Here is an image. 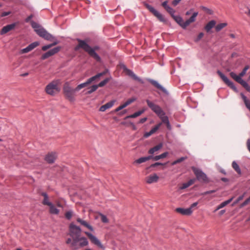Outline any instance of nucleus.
I'll use <instances>...</instances> for the list:
<instances>
[{"label":"nucleus","instance_id":"1","mask_svg":"<svg viewBox=\"0 0 250 250\" xmlns=\"http://www.w3.org/2000/svg\"><path fill=\"white\" fill-rule=\"evenodd\" d=\"M78 42L79 44L75 47V51H78L80 48H83L90 57H92L96 61L98 62L101 61V58L95 52L96 50H99V47L98 46H96L92 48L83 40L78 39Z\"/></svg>","mask_w":250,"mask_h":250},{"label":"nucleus","instance_id":"2","mask_svg":"<svg viewBox=\"0 0 250 250\" xmlns=\"http://www.w3.org/2000/svg\"><path fill=\"white\" fill-rule=\"evenodd\" d=\"M146 102L148 106L159 117L163 123L168 124L169 122L168 117L165 116V113L160 106L155 104L149 100H146Z\"/></svg>","mask_w":250,"mask_h":250},{"label":"nucleus","instance_id":"3","mask_svg":"<svg viewBox=\"0 0 250 250\" xmlns=\"http://www.w3.org/2000/svg\"><path fill=\"white\" fill-rule=\"evenodd\" d=\"M77 91L75 88L71 87L68 83H65L63 87V92L65 98L70 102L75 101V92Z\"/></svg>","mask_w":250,"mask_h":250},{"label":"nucleus","instance_id":"4","mask_svg":"<svg viewBox=\"0 0 250 250\" xmlns=\"http://www.w3.org/2000/svg\"><path fill=\"white\" fill-rule=\"evenodd\" d=\"M81 234V229L79 227H78L73 223H71L69 226V234L72 238L78 239Z\"/></svg>","mask_w":250,"mask_h":250},{"label":"nucleus","instance_id":"5","mask_svg":"<svg viewBox=\"0 0 250 250\" xmlns=\"http://www.w3.org/2000/svg\"><path fill=\"white\" fill-rule=\"evenodd\" d=\"M192 171L195 175L197 179L199 181L204 182H208V180L206 174L204 173L201 170L192 167H191Z\"/></svg>","mask_w":250,"mask_h":250},{"label":"nucleus","instance_id":"6","mask_svg":"<svg viewBox=\"0 0 250 250\" xmlns=\"http://www.w3.org/2000/svg\"><path fill=\"white\" fill-rule=\"evenodd\" d=\"M46 92L49 95H54L56 93L59 92V89L56 83L52 82L49 83L45 87Z\"/></svg>","mask_w":250,"mask_h":250},{"label":"nucleus","instance_id":"7","mask_svg":"<svg viewBox=\"0 0 250 250\" xmlns=\"http://www.w3.org/2000/svg\"><path fill=\"white\" fill-rule=\"evenodd\" d=\"M146 7L153 14L157 19L162 22H166V20L165 19L164 16L159 13L154 8H153L152 6L148 4H145Z\"/></svg>","mask_w":250,"mask_h":250},{"label":"nucleus","instance_id":"8","mask_svg":"<svg viewBox=\"0 0 250 250\" xmlns=\"http://www.w3.org/2000/svg\"><path fill=\"white\" fill-rule=\"evenodd\" d=\"M36 33L40 37L44 38V39L48 41H52L53 39V37L49 33H48L42 27L37 31Z\"/></svg>","mask_w":250,"mask_h":250},{"label":"nucleus","instance_id":"9","mask_svg":"<svg viewBox=\"0 0 250 250\" xmlns=\"http://www.w3.org/2000/svg\"><path fill=\"white\" fill-rule=\"evenodd\" d=\"M85 234L88 237L92 243L96 245L100 248H104L103 245L102 244L100 241L96 236L88 232H85Z\"/></svg>","mask_w":250,"mask_h":250},{"label":"nucleus","instance_id":"10","mask_svg":"<svg viewBox=\"0 0 250 250\" xmlns=\"http://www.w3.org/2000/svg\"><path fill=\"white\" fill-rule=\"evenodd\" d=\"M217 74L226 84H227L233 90L235 91H237L236 88L233 83L229 81V79L225 75H224L221 71L219 70L217 71Z\"/></svg>","mask_w":250,"mask_h":250},{"label":"nucleus","instance_id":"11","mask_svg":"<svg viewBox=\"0 0 250 250\" xmlns=\"http://www.w3.org/2000/svg\"><path fill=\"white\" fill-rule=\"evenodd\" d=\"M60 49H61V48L60 47H55V48L49 50L48 51H47L45 53L43 54L42 56L41 59L45 60V59L54 55V54L57 53L60 50Z\"/></svg>","mask_w":250,"mask_h":250},{"label":"nucleus","instance_id":"12","mask_svg":"<svg viewBox=\"0 0 250 250\" xmlns=\"http://www.w3.org/2000/svg\"><path fill=\"white\" fill-rule=\"evenodd\" d=\"M39 45V42H35L30 44L26 48L21 49L20 51V53L24 54V53H28V52L32 51L33 49H34L35 48H36V47H37Z\"/></svg>","mask_w":250,"mask_h":250},{"label":"nucleus","instance_id":"13","mask_svg":"<svg viewBox=\"0 0 250 250\" xmlns=\"http://www.w3.org/2000/svg\"><path fill=\"white\" fill-rule=\"evenodd\" d=\"M57 157V155L56 152H49L45 157V161L49 164L53 163Z\"/></svg>","mask_w":250,"mask_h":250},{"label":"nucleus","instance_id":"14","mask_svg":"<svg viewBox=\"0 0 250 250\" xmlns=\"http://www.w3.org/2000/svg\"><path fill=\"white\" fill-rule=\"evenodd\" d=\"M16 26L15 23H12L7 25L2 28L0 31V34L1 35H4L10 31L13 30Z\"/></svg>","mask_w":250,"mask_h":250},{"label":"nucleus","instance_id":"15","mask_svg":"<svg viewBox=\"0 0 250 250\" xmlns=\"http://www.w3.org/2000/svg\"><path fill=\"white\" fill-rule=\"evenodd\" d=\"M159 178L156 174H153L147 176L145 179V181L147 184H151L157 182Z\"/></svg>","mask_w":250,"mask_h":250},{"label":"nucleus","instance_id":"16","mask_svg":"<svg viewBox=\"0 0 250 250\" xmlns=\"http://www.w3.org/2000/svg\"><path fill=\"white\" fill-rule=\"evenodd\" d=\"M176 211L179 213H180L182 215H190L193 210H191V208H176Z\"/></svg>","mask_w":250,"mask_h":250},{"label":"nucleus","instance_id":"17","mask_svg":"<svg viewBox=\"0 0 250 250\" xmlns=\"http://www.w3.org/2000/svg\"><path fill=\"white\" fill-rule=\"evenodd\" d=\"M198 12H194V13H193L191 17L184 22V24L183 25L184 29H185L191 23L195 21V19L198 15Z\"/></svg>","mask_w":250,"mask_h":250},{"label":"nucleus","instance_id":"18","mask_svg":"<svg viewBox=\"0 0 250 250\" xmlns=\"http://www.w3.org/2000/svg\"><path fill=\"white\" fill-rule=\"evenodd\" d=\"M93 81H94L92 77H91L90 78L88 79L85 83H83L79 84L75 88V90H76L77 91H78L82 88H83L87 86L88 85H89L90 83H91Z\"/></svg>","mask_w":250,"mask_h":250},{"label":"nucleus","instance_id":"19","mask_svg":"<svg viewBox=\"0 0 250 250\" xmlns=\"http://www.w3.org/2000/svg\"><path fill=\"white\" fill-rule=\"evenodd\" d=\"M115 101H111L101 106L100 108V111L102 112L105 111L106 109L111 108L114 105Z\"/></svg>","mask_w":250,"mask_h":250},{"label":"nucleus","instance_id":"20","mask_svg":"<svg viewBox=\"0 0 250 250\" xmlns=\"http://www.w3.org/2000/svg\"><path fill=\"white\" fill-rule=\"evenodd\" d=\"M125 70L127 75L131 77L135 80L138 81L142 83H143L142 80L138 77L131 70L127 68H125Z\"/></svg>","mask_w":250,"mask_h":250},{"label":"nucleus","instance_id":"21","mask_svg":"<svg viewBox=\"0 0 250 250\" xmlns=\"http://www.w3.org/2000/svg\"><path fill=\"white\" fill-rule=\"evenodd\" d=\"M77 221L81 225L83 226L84 227H86V228L88 229L91 231H93L94 229L93 227L90 225L86 221L82 220L81 218H77Z\"/></svg>","mask_w":250,"mask_h":250},{"label":"nucleus","instance_id":"22","mask_svg":"<svg viewBox=\"0 0 250 250\" xmlns=\"http://www.w3.org/2000/svg\"><path fill=\"white\" fill-rule=\"evenodd\" d=\"M215 24L216 21L214 20L209 21L205 27V30L208 33L210 32V30L215 26Z\"/></svg>","mask_w":250,"mask_h":250},{"label":"nucleus","instance_id":"23","mask_svg":"<svg viewBox=\"0 0 250 250\" xmlns=\"http://www.w3.org/2000/svg\"><path fill=\"white\" fill-rule=\"evenodd\" d=\"M152 158V156H148L147 157H141L134 162V164H140L144 163Z\"/></svg>","mask_w":250,"mask_h":250},{"label":"nucleus","instance_id":"24","mask_svg":"<svg viewBox=\"0 0 250 250\" xmlns=\"http://www.w3.org/2000/svg\"><path fill=\"white\" fill-rule=\"evenodd\" d=\"M195 179H192L189 180L187 183H185L182 184V186L180 188L181 189H184L186 188H188L192 184H193L195 182Z\"/></svg>","mask_w":250,"mask_h":250},{"label":"nucleus","instance_id":"25","mask_svg":"<svg viewBox=\"0 0 250 250\" xmlns=\"http://www.w3.org/2000/svg\"><path fill=\"white\" fill-rule=\"evenodd\" d=\"M163 146V144L162 143H160L158 144V145L155 146L154 147L150 148L148 151V153L150 154H153L156 152L158 151L159 150H160Z\"/></svg>","mask_w":250,"mask_h":250},{"label":"nucleus","instance_id":"26","mask_svg":"<svg viewBox=\"0 0 250 250\" xmlns=\"http://www.w3.org/2000/svg\"><path fill=\"white\" fill-rule=\"evenodd\" d=\"M172 18L177 23L184 28L183 25L184 24L185 22H184L182 18L180 16L174 15Z\"/></svg>","mask_w":250,"mask_h":250},{"label":"nucleus","instance_id":"27","mask_svg":"<svg viewBox=\"0 0 250 250\" xmlns=\"http://www.w3.org/2000/svg\"><path fill=\"white\" fill-rule=\"evenodd\" d=\"M49 207V212L53 214H58L59 213V210L57 209L55 206L51 203Z\"/></svg>","mask_w":250,"mask_h":250},{"label":"nucleus","instance_id":"28","mask_svg":"<svg viewBox=\"0 0 250 250\" xmlns=\"http://www.w3.org/2000/svg\"><path fill=\"white\" fill-rule=\"evenodd\" d=\"M149 82L153 85H154L158 89H159L164 92L166 91L165 89L163 86H162L157 81L153 80H150Z\"/></svg>","mask_w":250,"mask_h":250},{"label":"nucleus","instance_id":"29","mask_svg":"<svg viewBox=\"0 0 250 250\" xmlns=\"http://www.w3.org/2000/svg\"><path fill=\"white\" fill-rule=\"evenodd\" d=\"M42 195L44 197L43 200L42 201V204L44 205L49 206L51 204V202L49 201L48 196L47 194L45 192L42 193Z\"/></svg>","mask_w":250,"mask_h":250},{"label":"nucleus","instance_id":"30","mask_svg":"<svg viewBox=\"0 0 250 250\" xmlns=\"http://www.w3.org/2000/svg\"><path fill=\"white\" fill-rule=\"evenodd\" d=\"M233 197L231 198L230 199L226 201H224L223 202H222V203H221L216 208V210H218L223 208H224V207H225L226 206H227V205H228L229 204L231 201L233 199Z\"/></svg>","mask_w":250,"mask_h":250},{"label":"nucleus","instance_id":"31","mask_svg":"<svg viewBox=\"0 0 250 250\" xmlns=\"http://www.w3.org/2000/svg\"><path fill=\"white\" fill-rule=\"evenodd\" d=\"M80 247H83L88 245V241L86 238L85 237H79L78 238Z\"/></svg>","mask_w":250,"mask_h":250},{"label":"nucleus","instance_id":"32","mask_svg":"<svg viewBox=\"0 0 250 250\" xmlns=\"http://www.w3.org/2000/svg\"><path fill=\"white\" fill-rule=\"evenodd\" d=\"M79 242V239L76 238H72V242L70 245V247L74 250H76L79 248L77 243Z\"/></svg>","mask_w":250,"mask_h":250},{"label":"nucleus","instance_id":"33","mask_svg":"<svg viewBox=\"0 0 250 250\" xmlns=\"http://www.w3.org/2000/svg\"><path fill=\"white\" fill-rule=\"evenodd\" d=\"M167 155H168V152H166L162 153L161 155H159L158 156H155L154 157L152 156V158L151 159H152L154 161H158L161 159H163V158L166 157Z\"/></svg>","mask_w":250,"mask_h":250},{"label":"nucleus","instance_id":"34","mask_svg":"<svg viewBox=\"0 0 250 250\" xmlns=\"http://www.w3.org/2000/svg\"><path fill=\"white\" fill-rule=\"evenodd\" d=\"M238 83L241 84L248 91H250V86L248 83L242 80V78Z\"/></svg>","mask_w":250,"mask_h":250},{"label":"nucleus","instance_id":"35","mask_svg":"<svg viewBox=\"0 0 250 250\" xmlns=\"http://www.w3.org/2000/svg\"><path fill=\"white\" fill-rule=\"evenodd\" d=\"M144 111H145V110H144V109L142 110H140V111H137V112L134 113L133 114H131L130 115H129V116H127L125 118V119L136 118V117L141 115L143 113H144Z\"/></svg>","mask_w":250,"mask_h":250},{"label":"nucleus","instance_id":"36","mask_svg":"<svg viewBox=\"0 0 250 250\" xmlns=\"http://www.w3.org/2000/svg\"><path fill=\"white\" fill-rule=\"evenodd\" d=\"M30 23L31 26L34 29L36 32H37L38 30H39L42 27L40 25L33 21H31Z\"/></svg>","mask_w":250,"mask_h":250},{"label":"nucleus","instance_id":"37","mask_svg":"<svg viewBox=\"0 0 250 250\" xmlns=\"http://www.w3.org/2000/svg\"><path fill=\"white\" fill-rule=\"evenodd\" d=\"M242 98L244 101V102L246 106L250 110V101L248 100L247 97L244 95L243 94H241Z\"/></svg>","mask_w":250,"mask_h":250},{"label":"nucleus","instance_id":"38","mask_svg":"<svg viewBox=\"0 0 250 250\" xmlns=\"http://www.w3.org/2000/svg\"><path fill=\"white\" fill-rule=\"evenodd\" d=\"M232 167L239 174H241V170L238 165L234 161L232 163Z\"/></svg>","mask_w":250,"mask_h":250},{"label":"nucleus","instance_id":"39","mask_svg":"<svg viewBox=\"0 0 250 250\" xmlns=\"http://www.w3.org/2000/svg\"><path fill=\"white\" fill-rule=\"evenodd\" d=\"M108 71L107 69H105L104 71L103 72L100 73L96 75L95 76L92 77V78L93 79L94 81H95L96 79L100 78L101 77L105 75Z\"/></svg>","mask_w":250,"mask_h":250},{"label":"nucleus","instance_id":"40","mask_svg":"<svg viewBox=\"0 0 250 250\" xmlns=\"http://www.w3.org/2000/svg\"><path fill=\"white\" fill-rule=\"evenodd\" d=\"M230 77L233 79L235 81H236L237 83L241 79L239 75H237L235 73L231 72L229 74Z\"/></svg>","mask_w":250,"mask_h":250},{"label":"nucleus","instance_id":"41","mask_svg":"<svg viewBox=\"0 0 250 250\" xmlns=\"http://www.w3.org/2000/svg\"><path fill=\"white\" fill-rule=\"evenodd\" d=\"M227 25V23H222L218 24L215 26V30L217 32H219L222 29L225 27Z\"/></svg>","mask_w":250,"mask_h":250},{"label":"nucleus","instance_id":"42","mask_svg":"<svg viewBox=\"0 0 250 250\" xmlns=\"http://www.w3.org/2000/svg\"><path fill=\"white\" fill-rule=\"evenodd\" d=\"M187 158H188L187 157H181L179 159H178L173 161L171 163V165L172 166L176 165L177 164L180 163L184 161V160L187 159Z\"/></svg>","mask_w":250,"mask_h":250},{"label":"nucleus","instance_id":"43","mask_svg":"<svg viewBox=\"0 0 250 250\" xmlns=\"http://www.w3.org/2000/svg\"><path fill=\"white\" fill-rule=\"evenodd\" d=\"M110 80V78H106L105 79H104V81H102L101 82H100L98 85H97V86H98V87H103L104 86V85H105Z\"/></svg>","mask_w":250,"mask_h":250},{"label":"nucleus","instance_id":"44","mask_svg":"<svg viewBox=\"0 0 250 250\" xmlns=\"http://www.w3.org/2000/svg\"><path fill=\"white\" fill-rule=\"evenodd\" d=\"M98 86H97V85H92L91 87H90L89 88V90H88L87 92V94H90L92 93V92L95 91L98 89Z\"/></svg>","mask_w":250,"mask_h":250},{"label":"nucleus","instance_id":"45","mask_svg":"<svg viewBox=\"0 0 250 250\" xmlns=\"http://www.w3.org/2000/svg\"><path fill=\"white\" fill-rule=\"evenodd\" d=\"M57 42H54L53 43H51V44H48V45H44V46L42 47V50L43 51H46L47 49L50 48L53 46H54L56 44H57Z\"/></svg>","mask_w":250,"mask_h":250},{"label":"nucleus","instance_id":"46","mask_svg":"<svg viewBox=\"0 0 250 250\" xmlns=\"http://www.w3.org/2000/svg\"><path fill=\"white\" fill-rule=\"evenodd\" d=\"M249 68L250 67L249 65H246L244 67L242 71L239 74V76L241 78L246 74L247 71L249 69Z\"/></svg>","mask_w":250,"mask_h":250},{"label":"nucleus","instance_id":"47","mask_svg":"<svg viewBox=\"0 0 250 250\" xmlns=\"http://www.w3.org/2000/svg\"><path fill=\"white\" fill-rule=\"evenodd\" d=\"M165 10L170 14L172 17L174 16L175 10L173 8L168 6Z\"/></svg>","mask_w":250,"mask_h":250},{"label":"nucleus","instance_id":"48","mask_svg":"<svg viewBox=\"0 0 250 250\" xmlns=\"http://www.w3.org/2000/svg\"><path fill=\"white\" fill-rule=\"evenodd\" d=\"M73 212L72 211H71V210L68 211L66 212V213H65V217L67 219L70 220L71 218V217L73 215Z\"/></svg>","mask_w":250,"mask_h":250},{"label":"nucleus","instance_id":"49","mask_svg":"<svg viewBox=\"0 0 250 250\" xmlns=\"http://www.w3.org/2000/svg\"><path fill=\"white\" fill-rule=\"evenodd\" d=\"M201 8L204 12H205L206 13L208 14L211 15L213 14L212 10L210 9H208L204 6H202Z\"/></svg>","mask_w":250,"mask_h":250},{"label":"nucleus","instance_id":"50","mask_svg":"<svg viewBox=\"0 0 250 250\" xmlns=\"http://www.w3.org/2000/svg\"><path fill=\"white\" fill-rule=\"evenodd\" d=\"M161 125V124L160 123L156 125H155L154 127H153L151 130V132L152 134H154L155 132H156V131L160 128V126Z\"/></svg>","mask_w":250,"mask_h":250},{"label":"nucleus","instance_id":"51","mask_svg":"<svg viewBox=\"0 0 250 250\" xmlns=\"http://www.w3.org/2000/svg\"><path fill=\"white\" fill-rule=\"evenodd\" d=\"M204 34L203 32H201L198 35L197 38L195 40L196 42H199L204 36Z\"/></svg>","mask_w":250,"mask_h":250},{"label":"nucleus","instance_id":"52","mask_svg":"<svg viewBox=\"0 0 250 250\" xmlns=\"http://www.w3.org/2000/svg\"><path fill=\"white\" fill-rule=\"evenodd\" d=\"M100 215H101V220L103 223H107L108 222V219L105 215L102 214Z\"/></svg>","mask_w":250,"mask_h":250},{"label":"nucleus","instance_id":"53","mask_svg":"<svg viewBox=\"0 0 250 250\" xmlns=\"http://www.w3.org/2000/svg\"><path fill=\"white\" fill-rule=\"evenodd\" d=\"M250 202V197L246 199L240 206L241 208L246 206Z\"/></svg>","mask_w":250,"mask_h":250},{"label":"nucleus","instance_id":"54","mask_svg":"<svg viewBox=\"0 0 250 250\" xmlns=\"http://www.w3.org/2000/svg\"><path fill=\"white\" fill-rule=\"evenodd\" d=\"M244 197V194H243V195H241V196H239V197L237 198V199L235 202H234V203H233V205L236 204H237V203H238L240 201L242 200L243 199Z\"/></svg>","mask_w":250,"mask_h":250},{"label":"nucleus","instance_id":"55","mask_svg":"<svg viewBox=\"0 0 250 250\" xmlns=\"http://www.w3.org/2000/svg\"><path fill=\"white\" fill-rule=\"evenodd\" d=\"M166 164H162V163H159V162H157V163H155L153 164H152L151 166H150V167H155L157 166H164Z\"/></svg>","mask_w":250,"mask_h":250},{"label":"nucleus","instance_id":"56","mask_svg":"<svg viewBox=\"0 0 250 250\" xmlns=\"http://www.w3.org/2000/svg\"><path fill=\"white\" fill-rule=\"evenodd\" d=\"M135 101V98H131V99H129L127 100L125 102V103H126L127 105L128 106V105H129L130 104L132 103Z\"/></svg>","mask_w":250,"mask_h":250},{"label":"nucleus","instance_id":"57","mask_svg":"<svg viewBox=\"0 0 250 250\" xmlns=\"http://www.w3.org/2000/svg\"><path fill=\"white\" fill-rule=\"evenodd\" d=\"M215 191H216V190H209V191H207L204 192V193H202V195H206L207 194H211V193H214Z\"/></svg>","mask_w":250,"mask_h":250},{"label":"nucleus","instance_id":"58","mask_svg":"<svg viewBox=\"0 0 250 250\" xmlns=\"http://www.w3.org/2000/svg\"><path fill=\"white\" fill-rule=\"evenodd\" d=\"M152 134H153L151 133V131L150 130L149 132L145 133L144 136L145 138H147L149 136H150V135H151Z\"/></svg>","mask_w":250,"mask_h":250},{"label":"nucleus","instance_id":"59","mask_svg":"<svg viewBox=\"0 0 250 250\" xmlns=\"http://www.w3.org/2000/svg\"><path fill=\"white\" fill-rule=\"evenodd\" d=\"M198 203L197 202L192 204L191 205V206H190V207L188 208H191V210H193V208L196 207L197 205H198Z\"/></svg>","mask_w":250,"mask_h":250},{"label":"nucleus","instance_id":"60","mask_svg":"<svg viewBox=\"0 0 250 250\" xmlns=\"http://www.w3.org/2000/svg\"><path fill=\"white\" fill-rule=\"evenodd\" d=\"M181 0H173L172 2V4L174 6H176L181 1Z\"/></svg>","mask_w":250,"mask_h":250},{"label":"nucleus","instance_id":"61","mask_svg":"<svg viewBox=\"0 0 250 250\" xmlns=\"http://www.w3.org/2000/svg\"><path fill=\"white\" fill-rule=\"evenodd\" d=\"M162 5L166 9L167 8V7L168 6V5H167V1H165L163 2L162 3Z\"/></svg>","mask_w":250,"mask_h":250},{"label":"nucleus","instance_id":"62","mask_svg":"<svg viewBox=\"0 0 250 250\" xmlns=\"http://www.w3.org/2000/svg\"><path fill=\"white\" fill-rule=\"evenodd\" d=\"M32 18H33V15H30L29 16H28V17L26 18V20H25L26 22H29V21L31 20V19H32Z\"/></svg>","mask_w":250,"mask_h":250},{"label":"nucleus","instance_id":"63","mask_svg":"<svg viewBox=\"0 0 250 250\" xmlns=\"http://www.w3.org/2000/svg\"><path fill=\"white\" fill-rule=\"evenodd\" d=\"M147 120V118H142L140 120V123H145Z\"/></svg>","mask_w":250,"mask_h":250},{"label":"nucleus","instance_id":"64","mask_svg":"<svg viewBox=\"0 0 250 250\" xmlns=\"http://www.w3.org/2000/svg\"><path fill=\"white\" fill-rule=\"evenodd\" d=\"M72 242V240L71 238H68L66 241V243L67 244H70V245H71Z\"/></svg>","mask_w":250,"mask_h":250}]
</instances>
